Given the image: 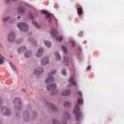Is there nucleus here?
I'll return each mask as SVG.
<instances>
[{
  "label": "nucleus",
  "mask_w": 124,
  "mask_h": 124,
  "mask_svg": "<svg viewBox=\"0 0 124 124\" xmlns=\"http://www.w3.org/2000/svg\"><path fill=\"white\" fill-rule=\"evenodd\" d=\"M83 104V99L82 98H79L78 100V105L75 106L74 113L76 114V119L77 121H79L80 118L82 117V113L80 112V108H79V105Z\"/></svg>",
  "instance_id": "f257e3e1"
},
{
  "label": "nucleus",
  "mask_w": 124,
  "mask_h": 124,
  "mask_svg": "<svg viewBox=\"0 0 124 124\" xmlns=\"http://www.w3.org/2000/svg\"><path fill=\"white\" fill-rule=\"evenodd\" d=\"M56 73V71L53 70L48 74V78L46 79V83H51V82H52V81H54L55 80V78H53L52 75H54Z\"/></svg>",
  "instance_id": "f03ea898"
},
{
  "label": "nucleus",
  "mask_w": 124,
  "mask_h": 124,
  "mask_svg": "<svg viewBox=\"0 0 124 124\" xmlns=\"http://www.w3.org/2000/svg\"><path fill=\"white\" fill-rule=\"evenodd\" d=\"M18 29H20L22 31H28V25L26 23H19L17 24Z\"/></svg>",
  "instance_id": "7ed1b4c3"
},
{
  "label": "nucleus",
  "mask_w": 124,
  "mask_h": 124,
  "mask_svg": "<svg viewBox=\"0 0 124 124\" xmlns=\"http://www.w3.org/2000/svg\"><path fill=\"white\" fill-rule=\"evenodd\" d=\"M42 14L46 15V20H47L48 23H51V21H52V18H51V14H48L47 11H44L42 12Z\"/></svg>",
  "instance_id": "20e7f679"
},
{
  "label": "nucleus",
  "mask_w": 124,
  "mask_h": 124,
  "mask_svg": "<svg viewBox=\"0 0 124 124\" xmlns=\"http://www.w3.org/2000/svg\"><path fill=\"white\" fill-rule=\"evenodd\" d=\"M15 39V35L14 34V32H11L8 36V40L10 42H12L14 41Z\"/></svg>",
  "instance_id": "39448f33"
},
{
  "label": "nucleus",
  "mask_w": 124,
  "mask_h": 124,
  "mask_svg": "<svg viewBox=\"0 0 124 124\" xmlns=\"http://www.w3.org/2000/svg\"><path fill=\"white\" fill-rule=\"evenodd\" d=\"M57 87L55 84H51L46 87L47 91H53L56 89Z\"/></svg>",
  "instance_id": "423d86ee"
},
{
  "label": "nucleus",
  "mask_w": 124,
  "mask_h": 124,
  "mask_svg": "<svg viewBox=\"0 0 124 124\" xmlns=\"http://www.w3.org/2000/svg\"><path fill=\"white\" fill-rule=\"evenodd\" d=\"M69 83L71 84V85H73V86H76V82L74 81V78L72 77L70 79H69Z\"/></svg>",
  "instance_id": "0eeeda50"
},
{
  "label": "nucleus",
  "mask_w": 124,
  "mask_h": 124,
  "mask_svg": "<svg viewBox=\"0 0 124 124\" xmlns=\"http://www.w3.org/2000/svg\"><path fill=\"white\" fill-rule=\"evenodd\" d=\"M49 62V60H48V58H44L42 60V63L41 64H43V65H44V64H47Z\"/></svg>",
  "instance_id": "6e6552de"
},
{
  "label": "nucleus",
  "mask_w": 124,
  "mask_h": 124,
  "mask_svg": "<svg viewBox=\"0 0 124 124\" xmlns=\"http://www.w3.org/2000/svg\"><path fill=\"white\" fill-rule=\"evenodd\" d=\"M51 33L53 36H56L58 34V32L56 29H52L50 30Z\"/></svg>",
  "instance_id": "1a4fd4ad"
},
{
  "label": "nucleus",
  "mask_w": 124,
  "mask_h": 124,
  "mask_svg": "<svg viewBox=\"0 0 124 124\" xmlns=\"http://www.w3.org/2000/svg\"><path fill=\"white\" fill-rule=\"evenodd\" d=\"M70 94V90L64 91L62 93V95H63V96L69 95Z\"/></svg>",
  "instance_id": "9d476101"
},
{
  "label": "nucleus",
  "mask_w": 124,
  "mask_h": 124,
  "mask_svg": "<svg viewBox=\"0 0 124 124\" xmlns=\"http://www.w3.org/2000/svg\"><path fill=\"white\" fill-rule=\"evenodd\" d=\"M42 54H43V49L41 48L37 51L36 53V56L37 57H40L41 56H42Z\"/></svg>",
  "instance_id": "9b49d317"
},
{
  "label": "nucleus",
  "mask_w": 124,
  "mask_h": 124,
  "mask_svg": "<svg viewBox=\"0 0 124 124\" xmlns=\"http://www.w3.org/2000/svg\"><path fill=\"white\" fill-rule=\"evenodd\" d=\"M43 72V69L42 68L37 69L35 71V74H40V73H42Z\"/></svg>",
  "instance_id": "f8f14e48"
},
{
  "label": "nucleus",
  "mask_w": 124,
  "mask_h": 124,
  "mask_svg": "<svg viewBox=\"0 0 124 124\" xmlns=\"http://www.w3.org/2000/svg\"><path fill=\"white\" fill-rule=\"evenodd\" d=\"M78 15H82L83 14V10L81 8H78L77 10Z\"/></svg>",
  "instance_id": "ddd939ff"
},
{
  "label": "nucleus",
  "mask_w": 124,
  "mask_h": 124,
  "mask_svg": "<svg viewBox=\"0 0 124 124\" xmlns=\"http://www.w3.org/2000/svg\"><path fill=\"white\" fill-rule=\"evenodd\" d=\"M18 12L21 13V14L25 12V8L24 7H20L18 10Z\"/></svg>",
  "instance_id": "4468645a"
},
{
  "label": "nucleus",
  "mask_w": 124,
  "mask_h": 124,
  "mask_svg": "<svg viewBox=\"0 0 124 124\" xmlns=\"http://www.w3.org/2000/svg\"><path fill=\"white\" fill-rule=\"evenodd\" d=\"M44 43H45L46 46V47H51V43H50L47 41H45L44 42Z\"/></svg>",
  "instance_id": "2eb2a0df"
},
{
  "label": "nucleus",
  "mask_w": 124,
  "mask_h": 124,
  "mask_svg": "<svg viewBox=\"0 0 124 124\" xmlns=\"http://www.w3.org/2000/svg\"><path fill=\"white\" fill-rule=\"evenodd\" d=\"M31 56V52H28L25 54V58H30Z\"/></svg>",
  "instance_id": "dca6fc26"
},
{
  "label": "nucleus",
  "mask_w": 124,
  "mask_h": 124,
  "mask_svg": "<svg viewBox=\"0 0 124 124\" xmlns=\"http://www.w3.org/2000/svg\"><path fill=\"white\" fill-rule=\"evenodd\" d=\"M62 49L64 53H65V54H66V53H67V48H66V47L62 46Z\"/></svg>",
  "instance_id": "f3484780"
},
{
  "label": "nucleus",
  "mask_w": 124,
  "mask_h": 124,
  "mask_svg": "<svg viewBox=\"0 0 124 124\" xmlns=\"http://www.w3.org/2000/svg\"><path fill=\"white\" fill-rule=\"evenodd\" d=\"M2 19H3V22H6L7 21H8V20H9L10 19V18H9V17H5V16H3Z\"/></svg>",
  "instance_id": "a211bd4d"
},
{
  "label": "nucleus",
  "mask_w": 124,
  "mask_h": 124,
  "mask_svg": "<svg viewBox=\"0 0 124 124\" xmlns=\"http://www.w3.org/2000/svg\"><path fill=\"white\" fill-rule=\"evenodd\" d=\"M50 107L52 108V110H54V111H57V107H55L54 105H52V104H50Z\"/></svg>",
  "instance_id": "6ab92c4d"
},
{
  "label": "nucleus",
  "mask_w": 124,
  "mask_h": 124,
  "mask_svg": "<svg viewBox=\"0 0 124 124\" xmlns=\"http://www.w3.org/2000/svg\"><path fill=\"white\" fill-rule=\"evenodd\" d=\"M32 24H33V25L35 26V27H36V28H40V25H38L36 22L33 21Z\"/></svg>",
  "instance_id": "aec40b11"
},
{
  "label": "nucleus",
  "mask_w": 124,
  "mask_h": 124,
  "mask_svg": "<svg viewBox=\"0 0 124 124\" xmlns=\"http://www.w3.org/2000/svg\"><path fill=\"white\" fill-rule=\"evenodd\" d=\"M56 38V40H57V41H59V42H61V41H62V40L63 38L62 37V36H59Z\"/></svg>",
  "instance_id": "412c9836"
},
{
  "label": "nucleus",
  "mask_w": 124,
  "mask_h": 124,
  "mask_svg": "<svg viewBox=\"0 0 124 124\" xmlns=\"http://www.w3.org/2000/svg\"><path fill=\"white\" fill-rule=\"evenodd\" d=\"M4 60V58L3 57H1L0 58V64H2V63H3Z\"/></svg>",
  "instance_id": "4be33fe9"
},
{
  "label": "nucleus",
  "mask_w": 124,
  "mask_h": 124,
  "mask_svg": "<svg viewBox=\"0 0 124 124\" xmlns=\"http://www.w3.org/2000/svg\"><path fill=\"white\" fill-rule=\"evenodd\" d=\"M55 56H56V59H57V60H60V59H61V57L60 56V55L58 53H56Z\"/></svg>",
  "instance_id": "5701e85b"
},
{
  "label": "nucleus",
  "mask_w": 124,
  "mask_h": 124,
  "mask_svg": "<svg viewBox=\"0 0 124 124\" xmlns=\"http://www.w3.org/2000/svg\"><path fill=\"white\" fill-rule=\"evenodd\" d=\"M10 114V111L8 109L6 112L5 113H4V114L5 115V116H9V115Z\"/></svg>",
  "instance_id": "b1692460"
},
{
  "label": "nucleus",
  "mask_w": 124,
  "mask_h": 124,
  "mask_svg": "<svg viewBox=\"0 0 124 124\" xmlns=\"http://www.w3.org/2000/svg\"><path fill=\"white\" fill-rule=\"evenodd\" d=\"M10 65L11 66V67L14 69V70H15L16 69V67L13 65V64H12L11 62H10Z\"/></svg>",
  "instance_id": "393cba45"
},
{
  "label": "nucleus",
  "mask_w": 124,
  "mask_h": 124,
  "mask_svg": "<svg viewBox=\"0 0 124 124\" xmlns=\"http://www.w3.org/2000/svg\"><path fill=\"white\" fill-rule=\"evenodd\" d=\"M64 62H68L69 61V58H68V57H65V58H64Z\"/></svg>",
  "instance_id": "a878e982"
},
{
  "label": "nucleus",
  "mask_w": 124,
  "mask_h": 124,
  "mask_svg": "<svg viewBox=\"0 0 124 124\" xmlns=\"http://www.w3.org/2000/svg\"><path fill=\"white\" fill-rule=\"evenodd\" d=\"M64 106H69L70 105V103L69 102H66L64 104Z\"/></svg>",
  "instance_id": "bb28decb"
},
{
  "label": "nucleus",
  "mask_w": 124,
  "mask_h": 124,
  "mask_svg": "<svg viewBox=\"0 0 124 124\" xmlns=\"http://www.w3.org/2000/svg\"><path fill=\"white\" fill-rule=\"evenodd\" d=\"M62 72V75H65V74H66L65 70H63Z\"/></svg>",
  "instance_id": "cd10ccee"
},
{
  "label": "nucleus",
  "mask_w": 124,
  "mask_h": 124,
  "mask_svg": "<svg viewBox=\"0 0 124 124\" xmlns=\"http://www.w3.org/2000/svg\"><path fill=\"white\" fill-rule=\"evenodd\" d=\"M29 17H30V19H31V20L33 19V16H32V15L30 14L29 15Z\"/></svg>",
  "instance_id": "c85d7f7f"
},
{
  "label": "nucleus",
  "mask_w": 124,
  "mask_h": 124,
  "mask_svg": "<svg viewBox=\"0 0 124 124\" xmlns=\"http://www.w3.org/2000/svg\"><path fill=\"white\" fill-rule=\"evenodd\" d=\"M78 94L79 96H82V93L80 91L78 92Z\"/></svg>",
  "instance_id": "c756f323"
},
{
  "label": "nucleus",
  "mask_w": 124,
  "mask_h": 124,
  "mask_svg": "<svg viewBox=\"0 0 124 124\" xmlns=\"http://www.w3.org/2000/svg\"><path fill=\"white\" fill-rule=\"evenodd\" d=\"M71 43L72 45V46H75V42L74 41H71Z\"/></svg>",
  "instance_id": "7c9ffc66"
},
{
  "label": "nucleus",
  "mask_w": 124,
  "mask_h": 124,
  "mask_svg": "<svg viewBox=\"0 0 124 124\" xmlns=\"http://www.w3.org/2000/svg\"><path fill=\"white\" fill-rule=\"evenodd\" d=\"M24 50H26V47L25 46H23V47H22L21 49H20V51H23Z\"/></svg>",
  "instance_id": "2f4dec72"
},
{
  "label": "nucleus",
  "mask_w": 124,
  "mask_h": 124,
  "mask_svg": "<svg viewBox=\"0 0 124 124\" xmlns=\"http://www.w3.org/2000/svg\"><path fill=\"white\" fill-rule=\"evenodd\" d=\"M15 101H20V99L19 98L15 99Z\"/></svg>",
  "instance_id": "473e14b6"
},
{
  "label": "nucleus",
  "mask_w": 124,
  "mask_h": 124,
  "mask_svg": "<svg viewBox=\"0 0 124 124\" xmlns=\"http://www.w3.org/2000/svg\"><path fill=\"white\" fill-rule=\"evenodd\" d=\"M87 70H91V67H90V66H89L87 67Z\"/></svg>",
  "instance_id": "72a5a7b5"
},
{
  "label": "nucleus",
  "mask_w": 124,
  "mask_h": 124,
  "mask_svg": "<svg viewBox=\"0 0 124 124\" xmlns=\"http://www.w3.org/2000/svg\"><path fill=\"white\" fill-rule=\"evenodd\" d=\"M62 124H66V120H65L64 121H63Z\"/></svg>",
  "instance_id": "f704fd0d"
},
{
  "label": "nucleus",
  "mask_w": 124,
  "mask_h": 124,
  "mask_svg": "<svg viewBox=\"0 0 124 124\" xmlns=\"http://www.w3.org/2000/svg\"><path fill=\"white\" fill-rule=\"evenodd\" d=\"M6 1H7V2H8V1H10V0H5Z\"/></svg>",
  "instance_id": "c9c22d12"
},
{
  "label": "nucleus",
  "mask_w": 124,
  "mask_h": 124,
  "mask_svg": "<svg viewBox=\"0 0 124 124\" xmlns=\"http://www.w3.org/2000/svg\"><path fill=\"white\" fill-rule=\"evenodd\" d=\"M3 110L4 111H6V108H4Z\"/></svg>",
  "instance_id": "e433bc0d"
},
{
  "label": "nucleus",
  "mask_w": 124,
  "mask_h": 124,
  "mask_svg": "<svg viewBox=\"0 0 124 124\" xmlns=\"http://www.w3.org/2000/svg\"><path fill=\"white\" fill-rule=\"evenodd\" d=\"M17 19H20V16H18L17 17Z\"/></svg>",
  "instance_id": "4c0bfd02"
},
{
  "label": "nucleus",
  "mask_w": 124,
  "mask_h": 124,
  "mask_svg": "<svg viewBox=\"0 0 124 124\" xmlns=\"http://www.w3.org/2000/svg\"><path fill=\"white\" fill-rule=\"evenodd\" d=\"M13 0V1H15V0Z\"/></svg>",
  "instance_id": "58836bf2"
},
{
  "label": "nucleus",
  "mask_w": 124,
  "mask_h": 124,
  "mask_svg": "<svg viewBox=\"0 0 124 124\" xmlns=\"http://www.w3.org/2000/svg\"><path fill=\"white\" fill-rule=\"evenodd\" d=\"M18 53H20V51H18Z\"/></svg>",
  "instance_id": "ea45409f"
}]
</instances>
